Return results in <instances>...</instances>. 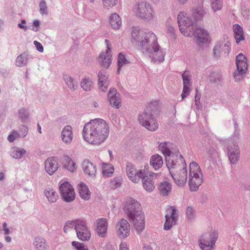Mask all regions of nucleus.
Instances as JSON below:
<instances>
[{
    "label": "nucleus",
    "instance_id": "obj_58",
    "mask_svg": "<svg viewBox=\"0 0 250 250\" xmlns=\"http://www.w3.org/2000/svg\"><path fill=\"white\" fill-rule=\"evenodd\" d=\"M18 26L19 28L23 29L25 31L28 29V27L26 25V21L24 19L21 20V22L18 23Z\"/></svg>",
    "mask_w": 250,
    "mask_h": 250
},
{
    "label": "nucleus",
    "instance_id": "obj_12",
    "mask_svg": "<svg viewBox=\"0 0 250 250\" xmlns=\"http://www.w3.org/2000/svg\"><path fill=\"white\" fill-rule=\"evenodd\" d=\"M60 190L62 198L66 202H71L75 198V193L72 186L66 181L60 182Z\"/></svg>",
    "mask_w": 250,
    "mask_h": 250
},
{
    "label": "nucleus",
    "instance_id": "obj_10",
    "mask_svg": "<svg viewBox=\"0 0 250 250\" xmlns=\"http://www.w3.org/2000/svg\"><path fill=\"white\" fill-rule=\"evenodd\" d=\"M229 160L231 164H236L240 159V150L235 139L229 141L226 145Z\"/></svg>",
    "mask_w": 250,
    "mask_h": 250
},
{
    "label": "nucleus",
    "instance_id": "obj_21",
    "mask_svg": "<svg viewBox=\"0 0 250 250\" xmlns=\"http://www.w3.org/2000/svg\"><path fill=\"white\" fill-rule=\"evenodd\" d=\"M57 159L54 157H49L44 162V169L49 175H52L58 169Z\"/></svg>",
    "mask_w": 250,
    "mask_h": 250
},
{
    "label": "nucleus",
    "instance_id": "obj_16",
    "mask_svg": "<svg viewBox=\"0 0 250 250\" xmlns=\"http://www.w3.org/2000/svg\"><path fill=\"white\" fill-rule=\"evenodd\" d=\"M125 170L128 178L132 182L138 183L140 182L141 177L143 176L144 170H137L134 166L130 163H127L125 166Z\"/></svg>",
    "mask_w": 250,
    "mask_h": 250
},
{
    "label": "nucleus",
    "instance_id": "obj_20",
    "mask_svg": "<svg viewBox=\"0 0 250 250\" xmlns=\"http://www.w3.org/2000/svg\"><path fill=\"white\" fill-rule=\"evenodd\" d=\"M116 229L119 237L125 238L129 235L130 226L126 219L122 218L117 223Z\"/></svg>",
    "mask_w": 250,
    "mask_h": 250
},
{
    "label": "nucleus",
    "instance_id": "obj_53",
    "mask_svg": "<svg viewBox=\"0 0 250 250\" xmlns=\"http://www.w3.org/2000/svg\"><path fill=\"white\" fill-rule=\"evenodd\" d=\"M28 132V127L25 125H21L20 127L18 133L20 134V137L23 138L27 135Z\"/></svg>",
    "mask_w": 250,
    "mask_h": 250
},
{
    "label": "nucleus",
    "instance_id": "obj_22",
    "mask_svg": "<svg viewBox=\"0 0 250 250\" xmlns=\"http://www.w3.org/2000/svg\"><path fill=\"white\" fill-rule=\"evenodd\" d=\"M61 138L62 141L66 145H69L72 143L74 135L71 125H67L62 128Z\"/></svg>",
    "mask_w": 250,
    "mask_h": 250
},
{
    "label": "nucleus",
    "instance_id": "obj_46",
    "mask_svg": "<svg viewBox=\"0 0 250 250\" xmlns=\"http://www.w3.org/2000/svg\"><path fill=\"white\" fill-rule=\"evenodd\" d=\"M78 223L77 221H68L65 223V225L63 228V230L65 233H68L71 230H72L73 228L75 230V225Z\"/></svg>",
    "mask_w": 250,
    "mask_h": 250
},
{
    "label": "nucleus",
    "instance_id": "obj_23",
    "mask_svg": "<svg viewBox=\"0 0 250 250\" xmlns=\"http://www.w3.org/2000/svg\"><path fill=\"white\" fill-rule=\"evenodd\" d=\"M108 223L107 219L102 218L97 220L96 232L99 236L105 238L107 236Z\"/></svg>",
    "mask_w": 250,
    "mask_h": 250
},
{
    "label": "nucleus",
    "instance_id": "obj_34",
    "mask_svg": "<svg viewBox=\"0 0 250 250\" xmlns=\"http://www.w3.org/2000/svg\"><path fill=\"white\" fill-rule=\"evenodd\" d=\"M44 194L48 201L50 203H55L58 199V195L52 188H48L44 191Z\"/></svg>",
    "mask_w": 250,
    "mask_h": 250
},
{
    "label": "nucleus",
    "instance_id": "obj_50",
    "mask_svg": "<svg viewBox=\"0 0 250 250\" xmlns=\"http://www.w3.org/2000/svg\"><path fill=\"white\" fill-rule=\"evenodd\" d=\"M72 245L77 250H88L87 247L83 243L77 241H73Z\"/></svg>",
    "mask_w": 250,
    "mask_h": 250
},
{
    "label": "nucleus",
    "instance_id": "obj_29",
    "mask_svg": "<svg viewBox=\"0 0 250 250\" xmlns=\"http://www.w3.org/2000/svg\"><path fill=\"white\" fill-rule=\"evenodd\" d=\"M79 193L80 197L85 200H88L90 198L91 193L87 186L83 183H81L78 186Z\"/></svg>",
    "mask_w": 250,
    "mask_h": 250
},
{
    "label": "nucleus",
    "instance_id": "obj_2",
    "mask_svg": "<svg viewBox=\"0 0 250 250\" xmlns=\"http://www.w3.org/2000/svg\"><path fill=\"white\" fill-rule=\"evenodd\" d=\"M109 127L106 122L102 119L91 120L85 124L83 130L84 140L89 144L99 146L107 138Z\"/></svg>",
    "mask_w": 250,
    "mask_h": 250
},
{
    "label": "nucleus",
    "instance_id": "obj_15",
    "mask_svg": "<svg viewBox=\"0 0 250 250\" xmlns=\"http://www.w3.org/2000/svg\"><path fill=\"white\" fill-rule=\"evenodd\" d=\"M75 231L77 237L81 241H88L91 237L90 231L83 221H78L75 225Z\"/></svg>",
    "mask_w": 250,
    "mask_h": 250
},
{
    "label": "nucleus",
    "instance_id": "obj_31",
    "mask_svg": "<svg viewBox=\"0 0 250 250\" xmlns=\"http://www.w3.org/2000/svg\"><path fill=\"white\" fill-rule=\"evenodd\" d=\"M33 244L37 250H47L49 249L46 241L41 237H36Z\"/></svg>",
    "mask_w": 250,
    "mask_h": 250
},
{
    "label": "nucleus",
    "instance_id": "obj_36",
    "mask_svg": "<svg viewBox=\"0 0 250 250\" xmlns=\"http://www.w3.org/2000/svg\"><path fill=\"white\" fill-rule=\"evenodd\" d=\"M234 36L237 43L244 40L243 28L238 24H234L233 26Z\"/></svg>",
    "mask_w": 250,
    "mask_h": 250
},
{
    "label": "nucleus",
    "instance_id": "obj_33",
    "mask_svg": "<svg viewBox=\"0 0 250 250\" xmlns=\"http://www.w3.org/2000/svg\"><path fill=\"white\" fill-rule=\"evenodd\" d=\"M94 86L93 82L90 77H84L80 82L81 87L85 91L91 90Z\"/></svg>",
    "mask_w": 250,
    "mask_h": 250
},
{
    "label": "nucleus",
    "instance_id": "obj_19",
    "mask_svg": "<svg viewBox=\"0 0 250 250\" xmlns=\"http://www.w3.org/2000/svg\"><path fill=\"white\" fill-rule=\"evenodd\" d=\"M230 43L228 41L218 42L213 48V56L218 58L221 56H226L230 49Z\"/></svg>",
    "mask_w": 250,
    "mask_h": 250
},
{
    "label": "nucleus",
    "instance_id": "obj_42",
    "mask_svg": "<svg viewBox=\"0 0 250 250\" xmlns=\"http://www.w3.org/2000/svg\"><path fill=\"white\" fill-rule=\"evenodd\" d=\"M103 174L104 177H110L112 175L114 168L111 165L104 164L103 166Z\"/></svg>",
    "mask_w": 250,
    "mask_h": 250
},
{
    "label": "nucleus",
    "instance_id": "obj_49",
    "mask_svg": "<svg viewBox=\"0 0 250 250\" xmlns=\"http://www.w3.org/2000/svg\"><path fill=\"white\" fill-rule=\"evenodd\" d=\"M182 79L183 80V85H191L190 77L189 72L186 71L182 75Z\"/></svg>",
    "mask_w": 250,
    "mask_h": 250
},
{
    "label": "nucleus",
    "instance_id": "obj_45",
    "mask_svg": "<svg viewBox=\"0 0 250 250\" xmlns=\"http://www.w3.org/2000/svg\"><path fill=\"white\" fill-rule=\"evenodd\" d=\"M122 179L121 177H115L109 183V187L112 189H115L120 187L122 185Z\"/></svg>",
    "mask_w": 250,
    "mask_h": 250
},
{
    "label": "nucleus",
    "instance_id": "obj_35",
    "mask_svg": "<svg viewBox=\"0 0 250 250\" xmlns=\"http://www.w3.org/2000/svg\"><path fill=\"white\" fill-rule=\"evenodd\" d=\"M109 21L111 26L115 29H119L122 24L121 19L117 13L111 14Z\"/></svg>",
    "mask_w": 250,
    "mask_h": 250
},
{
    "label": "nucleus",
    "instance_id": "obj_61",
    "mask_svg": "<svg viewBox=\"0 0 250 250\" xmlns=\"http://www.w3.org/2000/svg\"><path fill=\"white\" fill-rule=\"evenodd\" d=\"M207 152L210 156L212 157L215 153V149L213 147H210L208 148Z\"/></svg>",
    "mask_w": 250,
    "mask_h": 250
},
{
    "label": "nucleus",
    "instance_id": "obj_25",
    "mask_svg": "<svg viewBox=\"0 0 250 250\" xmlns=\"http://www.w3.org/2000/svg\"><path fill=\"white\" fill-rule=\"evenodd\" d=\"M98 77L99 88L103 92L106 91L109 84L108 75L104 70H102L99 72Z\"/></svg>",
    "mask_w": 250,
    "mask_h": 250
},
{
    "label": "nucleus",
    "instance_id": "obj_4",
    "mask_svg": "<svg viewBox=\"0 0 250 250\" xmlns=\"http://www.w3.org/2000/svg\"><path fill=\"white\" fill-rule=\"evenodd\" d=\"M124 210L127 216L134 227L136 231L140 233L145 229V215L142 212L141 204L133 199L129 200Z\"/></svg>",
    "mask_w": 250,
    "mask_h": 250
},
{
    "label": "nucleus",
    "instance_id": "obj_59",
    "mask_svg": "<svg viewBox=\"0 0 250 250\" xmlns=\"http://www.w3.org/2000/svg\"><path fill=\"white\" fill-rule=\"evenodd\" d=\"M34 44L35 45L36 49L40 52L43 51V47L42 44L37 41H34Z\"/></svg>",
    "mask_w": 250,
    "mask_h": 250
},
{
    "label": "nucleus",
    "instance_id": "obj_51",
    "mask_svg": "<svg viewBox=\"0 0 250 250\" xmlns=\"http://www.w3.org/2000/svg\"><path fill=\"white\" fill-rule=\"evenodd\" d=\"M40 12L42 15L43 14H47V6L46 4V2L45 0H42L41 1L40 4Z\"/></svg>",
    "mask_w": 250,
    "mask_h": 250
},
{
    "label": "nucleus",
    "instance_id": "obj_63",
    "mask_svg": "<svg viewBox=\"0 0 250 250\" xmlns=\"http://www.w3.org/2000/svg\"><path fill=\"white\" fill-rule=\"evenodd\" d=\"M196 90L197 93H196V95H195V104H197V102H198V101H199V100H200V94H198V93H197V92H198V91H197V89H196Z\"/></svg>",
    "mask_w": 250,
    "mask_h": 250
},
{
    "label": "nucleus",
    "instance_id": "obj_11",
    "mask_svg": "<svg viewBox=\"0 0 250 250\" xmlns=\"http://www.w3.org/2000/svg\"><path fill=\"white\" fill-rule=\"evenodd\" d=\"M236 64L237 70L234 72L233 77L235 81H238L246 73L248 69L247 58L242 53L236 57Z\"/></svg>",
    "mask_w": 250,
    "mask_h": 250
},
{
    "label": "nucleus",
    "instance_id": "obj_24",
    "mask_svg": "<svg viewBox=\"0 0 250 250\" xmlns=\"http://www.w3.org/2000/svg\"><path fill=\"white\" fill-rule=\"evenodd\" d=\"M108 97L109 98L110 104L113 107L119 108L121 104L120 95L117 92L115 88H110L108 93Z\"/></svg>",
    "mask_w": 250,
    "mask_h": 250
},
{
    "label": "nucleus",
    "instance_id": "obj_44",
    "mask_svg": "<svg viewBox=\"0 0 250 250\" xmlns=\"http://www.w3.org/2000/svg\"><path fill=\"white\" fill-rule=\"evenodd\" d=\"M211 7L216 12L221 9L223 6L222 0H210Z\"/></svg>",
    "mask_w": 250,
    "mask_h": 250
},
{
    "label": "nucleus",
    "instance_id": "obj_47",
    "mask_svg": "<svg viewBox=\"0 0 250 250\" xmlns=\"http://www.w3.org/2000/svg\"><path fill=\"white\" fill-rule=\"evenodd\" d=\"M103 7L109 9L116 5L117 0H102Z\"/></svg>",
    "mask_w": 250,
    "mask_h": 250
},
{
    "label": "nucleus",
    "instance_id": "obj_7",
    "mask_svg": "<svg viewBox=\"0 0 250 250\" xmlns=\"http://www.w3.org/2000/svg\"><path fill=\"white\" fill-rule=\"evenodd\" d=\"M177 22L181 33L186 36L191 37L193 34L194 22L185 12H180L177 16Z\"/></svg>",
    "mask_w": 250,
    "mask_h": 250
},
{
    "label": "nucleus",
    "instance_id": "obj_37",
    "mask_svg": "<svg viewBox=\"0 0 250 250\" xmlns=\"http://www.w3.org/2000/svg\"><path fill=\"white\" fill-rule=\"evenodd\" d=\"M159 149L165 155L166 160H169V159H172V157L174 159H176L177 155H170L171 151L167 146V143L166 142L162 143L159 146Z\"/></svg>",
    "mask_w": 250,
    "mask_h": 250
},
{
    "label": "nucleus",
    "instance_id": "obj_13",
    "mask_svg": "<svg viewBox=\"0 0 250 250\" xmlns=\"http://www.w3.org/2000/svg\"><path fill=\"white\" fill-rule=\"evenodd\" d=\"M194 36L197 45L203 47L208 45L211 42L209 34L207 30L201 27H196L193 30L192 36Z\"/></svg>",
    "mask_w": 250,
    "mask_h": 250
},
{
    "label": "nucleus",
    "instance_id": "obj_38",
    "mask_svg": "<svg viewBox=\"0 0 250 250\" xmlns=\"http://www.w3.org/2000/svg\"><path fill=\"white\" fill-rule=\"evenodd\" d=\"M26 150L22 148L14 147L11 152V156L12 158L16 159H21L23 155L26 153Z\"/></svg>",
    "mask_w": 250,
    "mask_h": 250
},
{
    "label": "nucleus",
    "instance_id": "obj_40",
    "mask_svg": "<svg viewBox=\"0 0 250 250\" xmlns=\"http://www.w3.org/2000/svg\"><path fill=\"white\" fill-rule=\"evenodd\" d=\"M19 117L22 123H25L29 118V113L25 108H21L18 111Z\"/></svg>",
    "mask_w": 250,
    "mask_h": 250
},
{
    "label": "nucleus",
    "instance_id": "obj_54",
    "mask_svg": "<svg viewBox=\"0 0 250 250\" xmlns=\"http://www.w3.org/2000/svg\"><path fill=\"white\" fill-rule=\"evenodd\" d=\"M190 86L191 85H183V92L181 95L182 99H185L189 95L191 90Z\"/></svg>",
    "mask_w": 250,
    "mask_h": 250
},
{
    "label": "nucleus",
    "instance_id": "obj_5",
    "mask_svg": "<svg viewBox=\"0 0 250 250\" xmlns=\"http://www.w3.org/2000/svg\"><path fill=\"white\" fill-rule=\"evenodd\" d=\"M203 182L201 169L198 164L191 162L189 165V186L190 191H196Z\"/></svg>",
    "mask_w": 250,
    "mask_h": 250
},
{
    "label": "nucleus",
    "instance_id": "obj_39",
    "mask_svg": "<svg viewBox=\"0 0 250 250\" xmlns=\"http://www.w3.org/2000/svg\"><path fill=\"white\" fill-rule=\"evenodd\" d=\"M28 59V55L24 53L18 56L16 59V64L18 66H23L26 65Z\"/></svg>",
    "mask_w": 250,
    "mask_h": 250
},
{
    "label": "nucleus",
    "instance_id": "obj_6",
    "mask_svg": "<svg viewBox=\"0 0 250 250\" xmlns=\"http://www.w3.org/2000/svg\"><path fill=\"white\" fill-rule=\"evenodd\" d=\"M133 10L137 17L147 21H152L156 17L154 10L146 1L138 2L135 5Z\"/></svg>",
    "mask_w": 250,
    "mask_h": 250
},
{
    "label": "nucleus",
    "instance_id": "obj_43",
    "mask_svg": "<svg viewBox=\"0 0 250 250\" xmlns=\"http://www.w3.org/2000/svg\"><path fill=\"white\" fill-rule=\"evenodd\" d=\"M128 63L129 61L126 59L125 55L122 53H119L118 57V72H119V71L123 65Z\"/></svg>",
    "mask_w": 250,
    "mask_h": 250
},
{
    "label": "nucleus",
    "instance_id": "obj_64",
    "mask_svg": "<svg viewBox=\"0 0 250 250\" xmlns=\"http://www.w3.org/2000/svg\"><path fill=\"white\" fill-rule=\"evenodd\" d=\"M180 4L184 5L187 3L188 0H177Z\"/></svg>",
    "mask_w": 250,
    "mask_h": 250
},
{
    "label": "nucleus",
    "instance_id": "obj_9",
    "mask_svg": "<svg viewBox=\"0 0 250 250\" xmlns=\"http://www.w3.org/2000/svg\"><path fill=\"white\" fill-rule=\"evenodd\" d=\"M138 120L141 125L149 131H154L158 128V124L152 114L144 111L139 115Z\"/></svg>",
    "mask_w": 250,
    "mask_h": 250
},
{
    "label": "nucleus",
    "instance_id": "obj_27",
    "mask_svg": "<svg viewBox=\"0 0 250 250\" xmlns=\"http://www.w3.org/2000/svg\"><path fill=\"white\" fill-rule=\"evenodd\" d=\"M63 79L65 84L71 91H74L78 88V82L73 77L68 75H64Z\"/></svg>",
    "mask_w": 250,
    "mask_h": 250
},
{
    "label": "nucleus",
    "instance_id": "obj_32",
    "mask_svg": "<svg viewBox=\"0 0 250 250\" xmlns=\"http://www.w3.org/2000/svg\"><path fill=\"white\" fill-rule=\"evenodd\" d=\"M150 164L155 170L159 169L163 165L162 156L158 154L152 156L150 160Z\"/></svg>",
    "mask_w": 250,
    "mask_h": 250
},
{
    "label": "nucleus",
    "instance_id": "obj_30",
    "mask_svg": "<svg viewBox=\"0 0 250 250\" xmlns=\"http://www.w3.org/2000/svg\"><path fill=\"white\" fill-rule=\"evenodd\" d=\"M171 185L167 181H164L160 183L158 190L161 195L167 196L171 191Z\"/></svg>",
    "mask_w": 250,
    "mask_h": 250
},
{
    "label": "nucleus",
    "instance_id": "obj_26",
    "mask_svg": "<svg viewBox=\"0 0 250 250\" xmlns=\"http://www.w3.org/2000/svg\"><path fill=\"white\" fill-rule=\"evenodd\" d=\"M82 167L85 174L92 178L95 177L96 167L91 162L88 160H84L82 163Z\"/></svg>",
    "mask_w": 250,
    "mask_h": 250
},
{
    "label": "nucleus",
    "instance_id": "obj_18",
    "mask_svg": "<svg viewBox=\"0 0 250 250\" xmlns=\"http://www.w3.org/2000/svg\"><path fill=\"white\" fill-rule=\"evenodd\" d=\"M166 222L164 226L165 230L170 229L172 226L176 224L178 214L177 210L173 207H168L167 209V214L165 215Z\"/></svg>",
    "mask_w": 250,
    "mask_h": 250
},
{
    "label": "nucleus",
    "instance_id": "obj_41",
    "mask_svg": "<svg viewBox=\"0 0 250 250\" xmlns=\"http://www.w3.org/2000/svg\"><path fill=\"white\" fill-rule=\"evenodd\" d=\"M158 110V103L157 101H153L151 102L147 106L144 111L152 114L153 116Z\"/></svg>",
    "mask_w": 250,
    "mask_h": 250
},
{
    "label": "nucleus",
    "instance_id": "obj_62",
    "mask_svg": "<svg viewBox=\"0 0 250 250\" xmlns=\"http://www.w3.org/2000/svg\"><path fill=\"white\" fill-rule=\"evenodd\" d=\"M120 250H129L125 243H121L120 245Z\"/></svg>",
    "mask_w": 250,
    "mask_h": 250
},
{
    "label": "nucleus",
    "instance_id": "obj_57",
    "mask_svg": "<svg viewBox=\"0 0 250 250\" xmlns=\"http://www.w3.org/2000/svg\"><path fill=\"white\" fill-rule=\"evenodd\" d=\"M40 22L39 20H36L32 22L31 29L34 32H38L39 30Z\"/></svg>",
    "mask_w": 250,
    "mask_h": 250
},
{
    "label": "nucleus",
    "instance_id": "obj_28",
    "mask_svg": "<svg viewBox=\"0 0 250 250\" xmlns=\"http://www.w3.org/2000/svg\"><path fill=\"white\" fill-rule=\"evenodd\" d=\"M62 164L63 168L66 169L71 172H74L76 169L75 163L70 157L67 155L63 156Z\"/></svg>",
    "mask_w": 250,
    "mask_h": 250
},
{
    "label": "nucleus",
    "instance_id": "obj_14",
    "mask_svg": "<svg viewBox=\"0 0 250 250\" xmlns=\"http://www.w3.org/2000/svg\"><path fill=\"white\" fill-rule=\"evenodd\" d=\"M105 42L106 45V52L101 53L99 55L98 61L102 67L107 68L112 62L111 45L107 39L105 40Z\"/></svg>",
    "mask_w": 250,
    "mask_h": 250
},
{
    "label": "nucleus",
    "instance_id": "obj_17",
    "mask_svg": "<svg viewBox=\"0 0 250 250\" xmlns=\"http://www.w3.org/2000/svg\"><path fill=\"white\" fill-rule=\"evenodd\" d=\"M156 174L154 172L146 173L145 171L141 177L142 185L144 188L147 191L152 192L155 188V179Z\"/></svg>",
    "mask_w": 250,
    "mask_h": 250
},
{
    "label": "nucleus",
    "instance_id": "obj_52",
    "mask_svg": "<svg viewBox=\"0 0 250 250\" xmlns=\"http://www.w3.org/2000/svg\"><path fill=\"white\" fill-rule=\"evenodd\" d=\"M186 216L188 220H191L195 217L194 210L192 207H188L187 208Z\"/></svg>",
    "mask_w": 250,
    "mask_h": 250
},
{
    "label": "nucleus",
    "instance_id": "obj_8",
    "mask_svg": "<svg viewBox=\"0 0 250 250\" xmlns=\"http://www.w3.org/2000/svg\"><path fill=\"white\" fill-rule=\"evenodd\" d=\"M218 234L213 230L201 235L198 239L199 246L202 250H213Z\"/></svg>",
    "mask_w": 250,
    "mask_h": 250
},
{
    "label": "nucleus",
    "instance_id": "obj_3",
    "mask_svg": "<svg viewBox=\"0 0 250 250\" xmlns=\"http://www.w3.org/2000/svg\"><path fill=\"white\" fill-rule=\"evenodd\" d=\"M177 158L167 159V167L175 183L179 187L184 186L188 178V173L185 161L181 155Z\"/></svg>",
    "mask_w": 250,
    "mask_h": 250
},
{
    "label": "nucleus",
    "instance_id": "obj_55",
    "mask_svg": "<svg viewBox=\"0 0 250 250\" xmlns=\"http://www.w3.org/2000/svg\"><path fill=\"white\" fill-rule=\"evenodd\" d=\"M18 137H20V134L16 131H13L11 134H9L7 137V140L10 142H13Z\"/></svg>",
    "mask_w": 250,
    "mask_h": 250
},
{
    "label": "nucleus",
    "instance_id": "obj_60",
    "mask_svg": "<svg viewBox=\"0 0 250 250\" xmlns=\"http://www.w3.org/2000/svg\"><path fill=\"white\" fill-rule=\"evenodd\" d=\"M3 230L4 231V234H8L10 233L9 229L7 228V224L6 222H3L2 224Z\"/></svg>",
    "mask_w": 250,
    "mask_h": 250
},
{
    "label": "nucleus",
    "instance_id": "obj_56",
    "mask_svg": "<svg viewBox=\"0 0 250 250\" xmlns=\"http://www.w3.org/2000/svg\"><path fill=\"white\" fill-rule=\"evenodd\" d=\"M167 33L170 36H174L175 33L174 27L171 24H167Z\"/></svg>",
    "mask_w": 250,
    "mask_h": 250
},
{
    "label": "nucleus",
    "instance_id": "obj_48",
    "mask_svg": "<svg viewBox=\"0 0 250 250\" xmlns=\"http://www.w3.org/2000/svg\"><path fill=\"white\" fill-rule=\"evenodd\" d=\"M193 15L194 18L197 20L200 19L202 18L203 16L205 15V12L202 8L199 7L195 9H194L193 11Z\"/></svg>",
    "mask_w": 250,
    "mask_h": 250
},
{
    "label": "nucleus",
    "instance_id": "obj_1",
    "mask_svg": "<svg viewBox=\"0 0 250 250\" xmlns=\"http://www.w3.org/2000/svg\"><path fill=\"white\" fill-rule=\"evenodd\" d=\"M131 42L138 46L142 53L149 57L152 61L162 62L164 61L165 54L153 32L134 27L131 32Z\"/></svg>",
    "mask_w": 250,
    "mask_h": 250
}]
</instances>
